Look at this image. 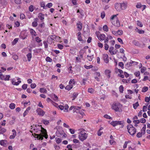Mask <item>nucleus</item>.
I'll list each match as a JSON object with an SVG mask.
<instances>
[{"mask_svg":"<svg viewBox=\"0 0 150 150\" xmlns=\"http://www.w3.org/2000/svg\"><path fill=\"white\" fill-rule=\"evenodd\" d=\"M39 130L38 131L40 133L38 134H35V135L36 137V138L38 139L42 140L43 137H44L46 139L48 138V135L47 134V132L46 129L42 128L41 126H39Z\"/></svg>","mask_w":150,"mask_h":150,"instance_id":"1","label":"nucleus"},{"mask_svg":"<svg viewBox=\"0 0 150 150\" xmlns=\"http://www.w3.org/2000/svg\"><path fill=\"white\" fill-rule=\"evenodd\" d=\"M78 133V138L82 142L85 140L87 138L88 134L85 132V130L83 128L79 129Z\"/></svg>","mask_w":150,"mask_h":150,"instance_id":"2","label":"nucleus"},{"mask_svg":"<svg viewBox=\"0 0 150 150\" xmlns=\"http://www.w3.org/2000/svg\"><path fill=\"white\" fill-rule=\"evenodd\" d=\"M122 105L119 103H114L112 106V108L116 112H121Z\"/></svg>","mask_w":150,"mask_h":150,"instance_id":"3","label":"nucleus"},{"mask_svg":"<svg viewBox=\"0 0 150 150\" xmlns=\"http://www.w3.org/2000/svg\"><path fill=\"white\" fill-rule=\"evenodd\" d=\"M112 24L115 26L118 27L120 26L119 21L117 18V15H113L111 18Z\"/></svg>","mask_w":150,"mask_h":150,"instance_id":"4","label":"nucleus"},{"mask_svg":"<svg viewBox=\"0 0 150 150\" xmlns=\"http://www.w3.org/2000/svg\"><path fill=\"white\" fill-rule=\"evenodd\" d=\"M128 132L131 135H133L136 132V129L132 125H128L127 126Z\"/></svg>","mask_w":150,"mask_h":150,"instance_id":"5","label":"nucleus"},{"mask_svg":"<svg viewBox=\"0 0 150 150\" xmlns=\"http://www.w3.org/2000/svg\"><path fill=\"white\" fill-rule=\"evenodd\" d=\"M110 124L113 127H115L118 125H122L123 126V121H113Z\"/></svg>","mask_w":150,"mask_h":150,"instance_id":"6","label":"nucleus"},{"mask_svg":"<svg viewBox=\"0 0 150 150\" xmlns=\"http://www.w3.org/2000/svg\"><path fill=\"white\" fill-rule=\"evenodd\" d=\"M110 30L112 33L116 36H117L118 35H121L123 34V31L121 30H119L118 31H117L112 30L111 29H110Z\"/></svg>","mask_w":150,"mask_h":150,"instance_id":"7","label":"nucleus"},{"mask_svg":"<svg viewBox=\"0 0 150 150\" xmlns=\"http://www.w3.org/2000/svg\"><path fill=\"white\" fill-rule=\"evenodd\" d=\"M102 59L105 62L108 63L109 62V57L107 54H103L102 55Z\"/></svg>","mask_w":150,"mask_h":150,"instance_id":"8","label":"nucleus"},{"mask_svg":"<svg viewBox=\"0 0 150 150\" xmlns=\"http://www.w3.org/2000/svg\"><path fill=\"white\" fill-rule=\"evenodd\" d=\"M114 49L113 47H111L109 49V52L112 55L116 54L118 51L117 49H115L113 50Z\"/></svg>","mask_w":150,"mask_h":150,"instance_id":"9","label":"nucleus"},{"mask_svg":"<svg viewBox=\"0 0 150 150\" xmlns=\"http://www.w3.org/2000/svg\"><path fill=\"white\" fill-rule=\"evenodd\" d=\"M96 36L98 39L100 41L103 40L105 38V35L104 34L100 35H99L98 34H96Z\"/></svg>","mask_w":150,"mask_h":150,"instance_id":"10","label":"nucleus"},{"mask_svg":"<svg viewBox=\"0 0 150 150\" xmlns=\"http://www.w3.org/2000/svg\"><path fill=\"white\" fill-rule=\"evenodd\" d=\"M36 112L38 115L42 116H43L45 114V112L39 108L37 109Z\"/></svg>","mask_w":150,"mask_h":150,"instance_id":"11","label":"nucleus"},{"mask_svg":"<svg viewBox=\"0 0 150 150\" xmlns=\"http://www.w3.org/2000/svg\"><path fill=\"white\" fill-rule=\"evenodd\" d=\"M76 26L78 31H81L82 29L83 26V24L80 21H78V22L76 23Z\"/></svg>","mask_w":150,"mask_h":150,"instance_id":"12","label":"nucleus"},{"mask_svg":"<svg viewBox=\"0 0 150 150\" xmlns=\"http://www.w3.org/2000/svg\"><path fill=\"white\" fill-rule=\"evenodd\" d=\"M120 3H117L115 4V7L117 11H120L121 10Z\"/></svg>","mask_w":150,"mask_h":150,"instance_id":"13","label":"nucleus"},{"mask_svg":"<svg viewBox=\"0 0 150 150\" xmlns=\"http://www.w3.org/2000/svg\"><path fill=\"white\" fill-rule=\"evenodd\" d=\"M127 2H123L120 3L121 10L126 9L127 6Z\"/></svg>","mask_w":150,"mask_h":150,"instance_id":"14","label":"nucleus"},{"mask_svg":"<svg viewBox=\"0 0 150 150\" xmlns=\"http://www.w3.org/2000/svg\"><path fill=\"white\" fill-rule=\"evenodd\" d=\"M38 17L41 20V22H43L44 19V15L42 13H39L38 14Z\"/></svg>","mask_w":150,"mask_h":150,"instance_id":"15","label":"nucleus"},{"mask_svg":"<svg viewBox=\"0 0 150 150\" xmlns=\"http://www.w3.org/2000/svg\"><path fill=\"white\" fill-rule=\"evenodd\" d=\"M29 31L32 37H35L36 36V33L33 29L32 28H30Z\"/></svg>","mask_w":150,"mask_h":150,"instance_id":"16","label":"nucleus"},{"mask_svg":"<svg viewBox=\"0 0 150 150\" xmlns=\"http://www.w3.org/2000/svg\"><path fill=\"white\" fill-rule=\"evenodd\" d=\"M12 83L14 85L18 86L21 82V81L20 80L18 81L17 82H16L14 81V79H13L12 80Z\"/></svg>","mask_w":150,"mask_h":150,"instance_id":"17","label":"nucleus"},{"mask_svg":"<svg viewBox=\"0 0 150 150\" xmlns=\"http://www.w3.org/2000/svg\"><path fill=\"white\" fill-rule=\"evenodd\" d=\"M110 71L108 69L106 70L105 71V73L106 75L108 78L110 77Z\"/></svg>","mask_w":150,"mask_h":150,"instance_id":"18","label":"nucleus"},{"mask_svg":"<svg viewBox=\"0 0 150 150\" xmlns=\"http://www.w3.org/2000/svg\"><path fill=\"white\" fill-rule=\"evenodd\" d=\"M30 109V107H28L25 111L23 114V116L24 117H25V116L28 114L29 112V111Z\"/></svg>","mask_w":150,"mask_h":150,"instance_id":"19","label":"nucleus"},{"mask_svg":"<svg viewBox=\"0 0 150 150\" xmlns=\"http://www.w3.org/2000/svg\"><path fill=\"white\" fill-rule=\"evenodd\" d=\"M7 143V142L6 140H2L0 141V144L3 146H4Z\"/></svg>","mask_w":150,"mask_h":150,"instance_id":"20","label":"nucleus"},{"mask_svg":"<svg viewBox=\"0 0 150 150\" xmlns=\"http://www.w3.org/2000/svg\"><path fill=\"white\" fill-rule=\"evenodd\" d=\"M77 38L78 40L79 41H81L82 40L81 34V32H79L77 33Z\"/></svg>","mask_w":150,"mask_h":150,"instance_id":"21","label":"nucleus"},{"mask_svg":"<svg viewBox=\"0 0 150 150\" xmlns=\"http://www.w3.org/2000/svg\"><path fill=\"white\" fill-rule=\"evenodd\" d=\"M73 88V85L71 84H69L67 85L65 87V89L68 90H70Z\"/></svg>","mask_w":150,"mask_h":150,"instance_id":"22","label":"nucleus"},{"mask_svg":"<svg viewBox=\"0 0 150 150\" xmlns=\"http://www.w3.org/2000/svg\"><path fill=\"white\" fill-rule=\"evenodd\" d=\"M32 54L31 53H28L27 55V57L28 59V60L29 62L30 61L31 58H32Z\"/></svg>","mask_w":150,"mask_h":150,"instance_id":"23","label":"nucleus"},{"mask_svg":"<svg viewBox=\"0 0 150 150\" xmlns=\"http://www.w3.org/2000/svg\"><path fill=\"white\" fill-rule=\"evenodd\" d=\"M16 105L14 103H11L10 104L9 107L11 109H13L15 108Z\"/></svg>","mask_w":150,"mask_h":150,"instance_id":"24","label":"nucleus"},{"mask_svg":"<svg viewBox=\"0 0 150 150\" xmlns=\"http://www.w3.org/2000/svg\"><path fill=\"white\" fill-rule=\"evenodd\" d=\"M40 91L42 93H46L47 91L45 88H41L40 89Z\"/></svg>","mask_w":150,"mask_h":150,"instance_id":"25","label":"nucleus"},{"mask_svg":"<svg viewBox=\"0 0 150 150\" xmlns=\"http://www.w3.org/2000/svg\"><path fill=\"white\" fill-rule=\"evenodd\" d=\"M103 30L105 32H107L108 31V28L106 25H104L103 27Z\"/></svg>","mask_w":150,"mask_h":150,"instance_id":"26","label":"nucleus"},{"mask_svg":"<svg viewBox=\"0 0 150 150\" xmlns=\"http://www.w3.org/2000/svg\"><path fill=\"white\" fill-rule=\"evenodd\" d=\"M146 129V126L145 125L142 128L141 130V132L143 134H144L145 133V130Z\"/></svg>","mask_w":150,"mask_h":150,"instance_id":"27","label":"nucleus"},{"mask_svg":"<svg viewBox=\"0 0 150 150\" xmlns=\"http://www.w3.org/2000/svg\"><path fill=\"white\" fill-rule=\"evenodd\" d=\"M139 106V104L138 102H137L135 103H134L133 104V108L136 109L137 108V107Z\"/></svg>","mask_w":150,"mask_h":150,"instance_id":"28","label":"nucleus"},{"mask_svg":"<svg viewBox=\"0 0 150 150\" xmlns=\"http://www.w3.org/2000/svg\"><path fill=\"white\" fill-rule=\"evenodd\" d=\"M81 108V107L74 106V108L73 110L74 112H76V110H78Z\"/></svg>","mask_w":150,"mask_h":150,"instance_id":"29","label":"nucleus"},{"mask_svg":"<svg viewBox=\"0 0 150 150\" xmlns=\"http://www.w3.org/2000/svg\"><path fill=\"white\" fill-rule=\"evenodd\" d=\"M6 129L4 128H2L0 130V134L4 133L6 131Z\"/></svg>","mask_w":150,"mask_h":150,"instance_id":"30","label":"nucleus"},{"mask_svg":"<svg viewBox=\"0 0 150 150\" xmlns=\"http://www.w3.org/2000/svg\"><path fill=\"white\" fill-rule=\"evenodd\" d=\"M93 55H91L90 56L88 55L87 56V59L90 61H91L92 60L93 58Z\"/></svg>","mask_w":150,"mask_h":150,"instance_id":"31","label":"nucleus"},{"mask_svg":"<svg viewBox=\"0 0 150 150\" xmlns=\"http://www.w3.org/2000/svg\"><path fill=\"white\" fill-rule=\"evenodd\" d=\"M148 88L146 86H144L143 87L142 89V92H145L148 91Z\"/></svg>","mask_w":150,"mask_h":150,"instance_id":"32","label":"nucleus"},{"mask_svg":"<svg viewBox=\"0 0 150 150\" xmlns=\"http://www.w3.org/2000/svg\"><path fill=\"white\" fill-rule=\"evenodd\" d=\"M88 92L91 93H93L94 91V90L93 88H89L88 90Z\"/></svg>","mask_w":150,"mask_h":150,"instance_id":"33","label":"nucleus"},{"mask_svg":"<svg viewBox=\"0 0 150 150\" xmlns=\"http://www.w3.org/2000/svg\"><path fill=\"white\" fill-rule=\"evenodd\" d=\"M133 62L132 61H131L130 62H129L127 63L126 66L127 67H129L132 65Z\"/></svg>","mask_w":150,"mask_h":150,"instance_id":"34","label":"nucleus"},{"mask_svg":"<svg viewBox=\"0 0 150 150\" xmlns=\"http://www.w3.org/2000/svg\"><path fill=\"white\" fill-rule=\"evenodd\" d=\"M0 3L2 5H5L7 4L6 0H0Z\"/></svg>","mask_w":150,"mask_h":150,"instance_id":"35","label":"nucleus"},{"mask_svg":"<svg viewBox=\"0 0 150 150\" xmlns=\"http://www.w3.org/2000/svg\"><path fill=\"white\" fill-rule=\"evenodd\" d=\"M55 140L56 142L58 144L62 142V139L60 138L57 137L55 138Z\"/></svg>","mask_w":150,"mask_h":150,"instance_id":"36","label":"nucleus"},{"mask_svg":"<svg viewBox=\"0 0 150 150\" xmlns=\"http://www.w3.org/2000/svg\"><path fill=\"white\" fill-rule=\"evenodd\" d=\"M18 38H16L12 42V44L13 45H15L18 41Z\"/></svg>","mask_w":150,"mask_h":150,"instance_id":"37","label":"nucleus"},{"mask_svg":"<svg viewBox=\"0 0 150 150\" xmlns=\"http://www.w3.org/2000/svg\"><path fill=\"white\" fill-rule=\"evenodd\" d=\"M137 25L140 27H142L143 25L142 23L139 21H138L137 23Z\"/></svg>","mask_w":150,"mask_h":150,"instance_id":"38","label":"nucleus"},{"mask_svg":"<svg viewBox=\"0 0 150 150\" xmlns=\"http://www.w3.org/2000/svg\"><path fill=\"white\" fill-rule=\"evenodd\" d=\"M32 26L34 27H36L38 26V23L36 21H33L32 23Z\"/></svg>","mask_w":150,"mask_h":150,"instance_id":"39","label":"nucleus"},{"mask_svg":"<svg viewBox=\"0 0 150 150\" xmlns=\"http://www.w3.org/2000/svg\"><path fill=\"white\" fill-rule=\"evenodd\" d=\"M29 10L30 12H33L34 10L33 6L32 5H30L29 8Z\"/></svg>","mask_w":150,"mask_h":150,"instance_id":"40","label":"nucleus"},{"mask_svg":"<svg viewBox=\"0 0 150 150\" xmlns=\"http://www.w3.org/2000/svg\"><path fill=\"white\" fill-rule=\"evenodd\" d=\"M104 117L105 118H106L107 119H110V120H111L112 119V117H110V116L108 115L107 114H105V115Z\"/></svg>","mask_w":150,"mask_h":150,"instance_id":"41","label":"nucleus"},{"mask_svg":"<svg viewBox=\"0 0 150 150\" xmlns=\"http://www.w3.org/2000/svg\"><path fill=\"white\" fill-rule=\"evenodd\" d=\"M35 39L36 41L38 43H39L42 41V40H41L40 38L38 37H36L35 38Z\"/></svg>","mask_w":150,"mask_h":150,"instance_id":"42","label":"nucleus"},{"mask_svg":"<svg viewBox=\"0 0 150 150\" xmlns=\"http://www.w3.org/2000/svg\"><path fill=\"white\" fill-rule=\"evenodd\" d=\"M64 111L65 112L67 111L68 109L69 108L68 105H65L64 106Z\"/></svg>","mask_w":150,"mask_h":150,"instance_id":"43","label":"nucleus"},{"mask_svg":"<svg viewBox=\"0 0 150 150\" xmlns=\"http://www.w3.org/2000/svg\"><path fill=\"white\" fill-rule=\"evenodd\" d=\"M27 37V36L26 35L25 36L24 35H22V34H21L19 36L20 38L22 39H23V40H24V39H25Z\"/></svg>","mask_w":150,"mask_h":150,"instance_id":"44","label":"nucleus"},{"mask_svg":"<svg viewBox=\"0 0 150 150\" xmlns=\"http://www.w3.org/2000/svg\"><path fill=\"white\" fill-rule=\"evenodd\" d=\"M148 103L146 105V106H144L143 108V111L144 112H146L147 109V106L148 105Z\"/></svg>","mask_w":150,"mask_h":150,"instance_id":"45","label":"nucleus"},{"mask_svg":"<svg viewBox=\"0 0 150 150\" xmlns=\"http://www.w3.org/2000/svg\"><path fill=\"white\" fill-rule=\"evenodd\" d=\"M45 60L47 62H51L52 61V59L48 57H47L46 58Z\"/></svg>","mask_w":150,"mask_h":150,"instance_id":"46","label":"nucleus"},{"mask_svg":"<svg viewBox=\"0 0 150 150\" xmlns=\"http://www.w3.org/2000/svg\"><path fill=\"white\" fill-rule=\"evenodd\" d=\"M84 67L86 69H89L92 68L93 66L92 65H90L89 66H88L86 65H85Z\"/></svg>","mask_w":150,"mask_h":150,"instance_id":"47","label":"nucleus"},{"mask_svg":"<svg viewBox=\"0 0 150 150\" xmlns=\"http://www.w3.org/2000/svg\"><path fill=\"white\" fill-rule=\"evenodd\" d=\"M119 89L120 92L121 93H122L124 91V88L123 86L122 85H121L120 86Z\"/></svg>","mask_w":150,"mask_h":150,"instance_id":"48","label":"nucleus"},{"mask_svg":"<svg viewBox=\"0 0 150 150\" xmlns=\"http://www.w3.org/2000/svg\"><path fill=\"white\" fill-rule=\"evenodd\" d=\"M69 130L70 133L72 134H74L75 132V130L72 129H69Z\"/></svg>","mask_w":150,"mask_h":150,"instance_id":"49","label":"nucleus"},{"mask_svg":"<svg viewBox=\"0 0 150 150\" xmlns=\"http://www.w3.org/2000/svg\"><path fill=\"white\" fill-rule=\"evenodd\" d=\"M21 0H14V1L16 4H19L21 3Z\"/></svg>","mask_w":150,"mask_h":150,"instance_id":"50","label":"nucleus"},{"mask_svg":"<svg viewBox=\"0 0 150 150\" xmlns=\"http://www.w3.org/2000/svg\"><path fill=\"white\" fill-rule=\"evenodd\" d=\"M118 66L121 67L122 69L124 68V64L122 62H120L118 63Z\"/></svg>","mask_w":150,"mask_h":150,"instance_id":"51","label":"nucleus"},{"mask_svg":"<svg viewBox=\"0 0 150 150\" xmlns=\"http://www.w3.org/2000/svg\"><path fill=\"white\" fill-rule=\"evenodd\" d=\"M40 6L41 7H43L44 9H46L45 8L46 7L45 6V4L44 2H43L41 3L40 4Z\"/></svg>","mask_w":150,"mask_h":150,"instance_id":"52","label":"nucleus"},{"mask_svg":"<svg viewBox=\"0 0 150 150\" xmlns=\"http://www.w3.org/2000/svg\"><path fill=\"white\" fill-rule=\"evenodd\" d=\"M10 77V76L9 75H6L5 76L4 80L5 81H8L9 79V78Z\"/></svg>","mask_w":150,"mask_h":150,"instance_id":"53","label":"nucleus"},{"mask_svg":"<svg viewBox=\"0 0 150 150\" xmlns=\"http://www.w3.org/2000/svg\"><path fill=\"white\" fill-rule=\"evenodd\" d=\"M140 122L142 123H144L146 122V120L144 118H142L140 119Z\"/></svg>","mask_w":150,"mask_h":150,"instance_id":"54","label":"nucleus"},{"mask_svg":"<svg viewBox=\"0 0 150 150\" xmlns=\"http://www.w3.org/2000/svg\"><path fill=\"white\" fill-rule=\"evenodd\" d=\"M52 6V4L51 3H48L46 6V7L50 8Z\"/></svg>","mask_w":150,"mask_h":150,"instance_id":"55","label":"nucleus"},{"mask_svg":"<svg viewBox=\"0 0 150 150\" xmlns=\"http://www.w3.org/2000/svg\"><path fill=\"white\" fill-rule=\"evenodd\" d=\"M143 134L141 132H139L137 134V137L138 138H140L142 137Z\"/></svg>","mask_w":150,"mask_h":150,"instance_id":"56","label":"nucleus"},{"mask_svg":"<svg viewBox=\"0 0 150 150\" xmlns=\"http://www.w3.org/2000/svg\"><path fill=\"white\" fill-rule=\"evenodd\" d=\"M137 32L140 34H143L144 33V31L143 30H141L138 29Z\"/></svg>","mask_w":150,"mask_h":150,"instance_id":"57","label":"nucleus"},{"mask_svg":"<svg viewBox=\"0 0 150 150\" xmlns=\"http://www.w3.org/2000/svg\"><path fill=\"white\" fill-rule=\"evenodd\" d=\"M27 84H24L22 86V88L24 90H25L27 88Z\"/></svg>","mask_w":150,"mask_h":150,"instance_id":"58","label":"nucleus"},{"mask_svg":"<svg viewBox=\"0 0 150 150\" xmlns=\"http://www.w3.org/2000/svg\"><path fill=\"white\" fill-rule=\"evenodd\" d=\"M25 15L23 13H21L20 15V18L21 19H23L25 18Z\"/></svg>","mask_w":150,"mask_h":150,"instance_id":"59","label":"nucleus"},{"mask_svg":"<svg viewBox=\"0 0 150 150\" xmlns=\"http://www.w3.org/2000/svg\"><path fill=\"white\" fill-rule=\"evenodd\" d=\"M146 69V68L145 67H142L141 70V73H144Z\"/></svg>","mask_w":150,"mask_h":150,"instance_id":"60","label":"nucleus"},{"mask_svg":"<svg viewBox=\"0 0 150 150\" xmlns=\"http://www.w3.org/2000/svg\"><path fill=\"white\" fill-rule=\"evenodd\" d=\"M43 122L44 124L45 125H47L49 123V122L48 120H43Z\"/></svg>","mask_w":150,"mask_h":150,"instance_id":"61","label":"nucleus"},{"mask_svg":"<svg viewBox=\"0 0 150 150\" xmlns=\"http://www.w3.org/2000/svg\"><path fill=\"white\" fill-rule=\"evenodd\" d=\"M36 85L35 83H31L30 85L31 88L33 89L35 88L36 87Z\"/></svg>","mask_w":150,"mask_h":150,"instance_id":"62","label":"nucleus"},{"mask_svg":"<svg viewBox=\"0 0 150 150\" xmlns=\"http://www.w3.org/2000/svg\"><path fill=\"white\" fill-rule=\"evenodd\" d=\"M105 16V14L104 12H103L101 13V17L103 19V18Z\"/></svg>","mask_w":150,"mask_h":150,"instance_id":"63","label":"nucleus"},{"mask_svg":"<svg viewBox=\"0 0 150 150\" xmlns=\"http://www.w3.org/2000/svg\"><path fill=\"white\" fill-rule=\"evenodd\" d=\"M134 74L136 76H139L140 75V72L139 71H138L134 73Z\"/></svg>","mask_w":150,"mask_h":150,"instance_id":"64","label":"nucleus"}]
</instances>
